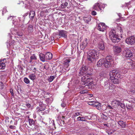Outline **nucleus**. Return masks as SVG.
I'll return each mask as SVG.
<instances>
[{
  "label": "nucleus",
  "instance_id": "nucleus-1",
  "mask_svg": "<svg viewBox=\"0 0 135 135\" xmlns=\"http://www.w3.org/2000/svg\"><path fill=\"white\" fill-rule=\"evenodd\" d=\"M113 61L112 57L110 56H108L105 59H100L97 64L98 67L104 66L105 68H108L110 67Z\"/></svg>",
  "mask_w": 135,
  "mask_h": 135
},
{
  "label": "nucleus",
  "instance_id": "nucleus-2",
  "mask_svg": "<svg viewBox=\"0 0 135 135\" xmlns=\"http://www.w3.org/2000/svg\"><path fill=\"white\" fill-rule=\"evenodd\" d=\"M88 75V74H86L81 78L83 87H86V88H91L94 84L93 79Z\"/></svg>",
  "mask_w": 135,
  "mask_h": 135
},
{
  "label": "nucleus",
  "instance_id": "nucleus-3",
  "mask_svg": "<svg viewBox=\"0 0 135 135\" xmlns=\"http://www.w3.org/2000/svg\"><path fill=\"white\" fill-rule=\"evenodd\" d=\"M99 53L94 50L90 51L88 53L87 59L91 62L99 58Z\"/></svg>",
  "mask_w": 135,
  "mask_h": 135
},
{
  "label": "nucleus",
  "instance_id": "nucleus-4",
  "mask_svg": "<svg viewBox=\"0 0 135 135\" xmlns=\"http://www.w3.org/2000/svg\"><path fill=\"white\" fill-rule=\"evenodd\" d=\"M109 36L112 42L114 43H117L119 41V38L118 35L116 34L115 31L114 29H112L109 34Z\"/></svg>",
  "mask_w": 135,
  "mask_h": 135
},
{
  "label": "nucleus",
  "instance_id": "nucleus-5",
  "mask_svg": "<svg viewBox=\"0 0 135 135\" xmlns=\"http://www.w3.org/2000/svg\"><path fill=\"white\" fill-rule=\"evenodd\" d=\"M88 69V67L85 65H83L80 68L79 72L78 75L79 76H82L83 75L86 74L87 73V70Z\"/></svg>",
  "mask_w": 135,
  "mask_h": 135
},
{
  "label": "nucleus",
  "instance_id": "nucleus-6",
  "mask_svg": "<svg viewBox=\"0 0 135 135\" xmlns=\"http://www.w3.org/2000/svg\"><path fill=\"white\" fill-rule=\"evenodd\" d=\"M23 4H25V7L26 9H31L32 6L34 3V1L33 0H25L24 2H21Z\"/></svg>",
  "mask_w": 135,
  "mask_h": 135
},
{
  "label": "nucleus",
  "instance_id": "nucleus-7",
  "mask_svg": "<svg viewBox=\"0 0 135 135\" xmlns=\"http://www.w3.org/2000/svg\"><path fill=\"white\" fill-rule=\"evenodd\" d=\"M109 76H115V78H120V73L119 71L117 70H113L110 72Z\"/></svg>",
  "mask_w": 135,
  "mask_h": 135
},
{
  "label": "nucleus",
  "instance_id": "nucleus-8",
  "mask_svg": "<svg viewBox=\"0 0 135 135\" xmlns=\"http://www.w3.org/2000/svg\"><path fill=\"white\" fill-rule=\"evenodd\" d=\"M123 54L127 58H131L133 55L132 51L127 48L125 49L123 51Z\"/></svg>",
  "mask_w": 135,
  "mask_h": 135
},
{
  "label": "nucleus",
  "instance_id": "nucleus-9",
  "mask_svg": "<svg viewBox=\"0 0 135 135\" xmlns=\"http://www.w3.org/2000/svg\"><path fill=\"white\" fill-rule=\"evenodd\" d=\"M21 18L18 17L16 18V17L15 18L12 20L13 24L14 26L17 27H20L21 26V24H20L21 22V21L20 20Z\"/></svg>",
  "mask_w": 135,
  "mask_h": 135
},
{
  "label": "nucleus",
  "instance_id": "nucleus-10",
  "mask_svg": "<svg viewBox=\"0 0 135 135\" xmlns=\"http://www.w3.org/2000/svg\"><path fill=\"white\" fill-rule=\"evenodd\" d=\"M126 43L128 44L132 45L135 42V37L131 36L127 38L126 41Z\"/></svg>",
  "mask_w": 135,
  "mask_h": 135
},
{
  "label": "nucleus",
  "instance_id": "nucleus-11",
  "mask_svg": "<svg viewBox=\"0 0 135 135\" xmlns=\"http://www.w3.org/2000/svg\"><path fill=\"white\" fill-rule=\"evenodd\" d=\"M108 27L104 23H100L98 25L97 29L100 31H103L104 30H105Z\"/></svg>",
  "mask_w": 135,
  "mask_h": 135
},
{
  "label": "nucleus",
  "instance_id": "nucleus-12",
  "mask_svg": "<svg viewBox=\"0 0 135 135\" xmlns=\"http://www.w3.org/2000/svg\"><path fill=\"white\" fill-rule=\"evenodd\" d=\"M127 64L128 66L127 68L131 69L134 71L135 70V63L133 61H131L130 62H128Z\"/></svg>",
  "mask_w": 135,
  "mask_h": 135
},
{
  "label": "nucleus",
  "instance_id": "nucleus-13",
  "mask_svg": "<svg viewBox=\"0 0 135 135\" xmlns=\"http://www.w3.org/2000/svg\"><path fill=\"white\" fill-rule=\"evenodd\" d=\"M10 31L12 35L16 34L19 37H21L23 35V33L22 32H17L16 30L14 28H11L10 30Z\"/></svg>",
  "mask_w": 135,
  "mask_h": 135
},
{
  "label": "nucleus",
  "instance_id": "nucleus-14",
  "mask_svg": "<svg viewBox=\"0 0 135 135\" xmlns=\"http://www.w3.org/2000/svg\"><path fill=\"white\" fill-rule=\"evenodd\" d=\"M88 41L87 38H84V41L81 43L80 45V47L81 49H83L87 46L88 44Z\"/></svg>",
  "mask_w": 135,
  "mask_h": 135
},
{
  "label": "nucleus",
  "instance_id": "nucleus-15",
  "mask_svg": "<svg viewBox=\"0 0 135 135\" xmlns=\"http://www.w3.org/2000/svg\"><path fill=\"white\" fill-rule=\"evenodd\" d=\"M45 108L46 107L45 105L44 104H42L40 107H36V112L39 114L40 113V112L41 113H42L41 112L44 110L45 109Z\"/></svg>",
  "mask_w": 135,
  "mask_h": 135
},
{
  "label": "nucleus",
  "instance_id": "nucleus-16",
  "mask_svg": "<svg viewBox=\"0 0 135 135\" xmlns=\"http://www.w3.org/2000/svg\"><path fill=\"white\" fill-rule=\"evenodd\" d=\"M115 76H110V79L114 84H118L119 83V80Z\"/></svg>",
  "mask_w": 135,
  "mask_h": 135
},
{
  "label": "nucleus",
  "instance_id": "nucleus-17",
  "mask_svg": "<svg viewBox=\"0 0 135 135\" xmlns=\"http://www.w3.org/2000/svg\"><path fill=\"white\" fill-rule=\"evenodd\" d=\"M129 93L133 94L135 93V83L132 84L129 90Z\"/></svg>",
  "mask_w": 135,
  "mask_h": 135
},
{
  "label": "nucleus",
  "instance_id": "nucleus-18",
  "mask_svg": "<svg viewBox=\"0 0 135 135\" xmlns=\"http://www.w3.org/2000/svg\"><path fill=\"white\" fill-rule=\"evenodd\" d=\"M59 35L62 37H63L65 38H66L67 37V32L65 31L61 30L59 32Z\"/></svg>",
  "mask_w": 135,
  "mask_h": 135
},
{
  "label": "nucleus",
  "instance_id": "nucleus-19",
  "mask_svg": "<svg viewBox=\"0 0 135 135\" xmlns=\"http://www.w3.org/2000/svg\"><path fill=\"white\" fill-rule=\"evenodd\" d=\"M113 49L114 52L116 54L120 53L121 51V49L120 47L117 46H114Z\"/></svg>",
  "mask_w": 135,
  "mask_h": 135
},
{
  "label": "nucleus",
  "instance_id": "nucleus-20",
  "mask_svg": "<svg viewBox=\"0 0 135 135\" xmlns=\"http://www.w3.org/2000/svg\"><path fill=\"white\" fill-rule=\"evenodd\" d=\"M33 28L32 25H30L28 26L26 32V35H28L31 33L33 32Z\"/></svg>",
  "mask_w": 135,
  "mask_h": 135
},
{
  "label": "nucleus",
  "instance_id": "nucleus-21",
  "mask_svg": "<svg viewBox=\"0 0 135 135\" xmlns=\"http://www.w3.org/2000/svg\"><path fill=\"white\" fill-rule=\"evenodd\" d=\"M119 101L115 99L113 100L111 102V104L114 107H116L119 105Z\"/></svg>",
  "mask_w": 135,
  "mask_h": 135
},
{
  "label": "nucleus",
  "instance_id": "nucleus-22",
  "mask_svg": "<svg viewBox=\"0 0 135 135\" xmlns=\"http://www.w3.org/2000/svg\"><path fill=\"white\" fill-rule=\"evenodd\" d=\"M45 56L46 60H47L51 59L52 57V54L50 52L46 53L45 54Z\"/></svg>",
  "mask_w": 135,
  "mask_h": 135
},
{
  "label": "nucleus",
  "instance_id": "nucleus-23",
  "mask_svg": "<svg viewBox=\"0 0 135 135\" xmlns=\"http://www.w3.org/2000/svg\"><path fill=\"white\" fill-rule=\"evenodd\" d=\"M98 48L102 50H103L105 48V46L103 42H100L98 44Z\"/></svg>",
  "mask_w": 135,
  "mask_h": 135
},
{
  "label": "nucleus",
  "instance_id": "nucleus-24",
  "mask_svg": "<svg viewBox=\"0 0 135 135\" xmlns=\"http://www.w3.org/2000/svg\"><path fill=\"white\" fill-rule=\"evenodd\" d=\"M40 60L42 62H45L46 61L45 55L44 54L40 53L39 55Z\"/></svg>",
  "mask_w": 135,
  "mask_h": 135
},
{
  "label": "nucleus",
  "instance_id": "nucleus-25",
  "mask_svg": "<svg viewBox=\"0 0 135 135\" xmlns=\"http://www.w3.org/2000/svg\"><path fill=\"white\" fill-rule=\"evenodd\" d=\"M110 86L109 80L105 81L104 83V87L105 89H109Z\"/></svg>",
  "mask_w": 135,
  "mask_h": 135
},
{
  "label": "nucleus",
  "instance_id": "nucleus-26",
  "mask_svg": "<svg viewBox=\"0 0 135 135\" xmlns=\"http://www.w3.org/2000/svg\"><path fill=\"white\" fill-rule=\"evenodd\" d=\"M99 3H96L93 6V8L95 10H98L99 9L101 10V6Z\"/></svg>",
  "mask_w": 135,
  "mask_h": 135
},
{
  "label": "nucleus",
  "instance_id": "nucleus-27",
  "mask_svg": "<svg viewBox=\"0 0 135 135\" xmlns=\"http://www.w3.org/2000/svg\"><path fill=\"white\" fill-rule=\"evenodd\" d=\"M118 124L122 128H125L126 127L125 123L122 120H119L118 122Z\"/></svg>",
  "mask_w": 135,
  "mask_h": 135
},
{
  "label": "nucleus",
  "instance_id": "nucleus-28",
  "mask_svg": "<svg viewBox=\"0 0 135 135\" xmlns=\"http://www.w3.org/2000/svg\"><path fill=\"white\" fill-rule=\"evenodd\" d=\"M70 59H66L64 61V64L65 67H68L69 65V63L70 62Z\"/></svg>",
  "mask_w": 135,
  "mask_h": 135
},
{
  "label": "nucleus",
  "instance_id": "nucleus-29",
  "mask_svg": "<svg viewBox=\"0 0 135 135\" xmlns=\"http://www.w3.org/2000/svg\"><path fill=\"white\" fill-rule=\"evenodd\" d=\"M35 15V12L33 11H30L29 13V17L31 19H33Z\"/></svg>",
  "mask_w": 135,
  "mask_h": 135
},
{
  "label": "nucleus",
  "instance_id": "nucleus-30",
  "mask_svg": "<svg viewBox=\"0 0 135 135\" xmlns=\"http://www.w3.org/2000/svg\"><path fill=\"white\" fill-rule=\"evenodd\" d=\"M30 70H31L35 74H37L39 73L38 71L37 70V69L35 67H32L31 68Z\"/></svg>",
  "mask_w": 135,
  "mask_h": 135
},
{
  "label": "nucleus",
  "instance_id": "nucleus-31",
  "mask_svg": "<svg viewBox=\"0 0 135 135\" xmlns=\"http://www.w3.org/2000/svg\"><path fill=\"white\" fill-rule=\"evenodd\" d=\"M29 78L32 80H35L36 78V76L35 74H30L28 76Z\"/></svg>",
  "mask_w": 135,
  "mask_h": 135
},
{
  "label": "nucleus",
  "instance_id": "nucleus-32",
  "mask_svg": "<svg viewBox=\"0 0 135 135\" xmlns=\"http://www.w3.org/2000/svg\"><path fill=\"white\" fill-rule=\"evenodd\" d=\"M5 65L3 62L2 61H0V69H3L5 68Z\"/></svg>",
  "mask_w": 135,
  "mask_h": 135
},
{
  "label": "nucleus",
  "instance_id": "nucleus-33",
  "mask_svg": "<svg viewBox=\"0 0 135 135\" xmlns=\"http://www.w3.org/2000/svg\"><path fill=\"white\" fill-rule=\"evenodd\" d=\"M84 20L85 22L88 23L91 21V17L90 16H88L87 17L84 18Z\"/></svg>",
  "mask_w": 135,
  "mask_h": 135
},
{
  "label": "nucleus",
  "instance_id": "nucleus-34",
  "mask_svg": "<svg viewBox=\"0 0 135 135\" xmlns=\"http://www.w3.org/2000/svg\"><path fill=\"white\" fill-rule=\"evenodd\" d=\"M129 102L131 103H135V98H134L132 96L128 98Z\"/></svg>",
  "mask_w": 135,
  "mask_h": 135
},
{
  "label": "nucleus",
  "instance_id": "nucleus-35",
  "mask_svg": "<svg viewBox=\"0 0 135 135\" xmlns=\"http://www.w3.org/2000/svg\"><path fill=\"white\" fill-rule=\"evenodd\" d=\"M28 122L29 125L30 126L34 125L35 124V122L34 120L31 119H28Z\"/></svg>",
  "mask_w": 135,
  "mask_h": 135
},
{
  "label": "nucleus",
  "instance_id": "nucleus-36",
  "mask_svg": "<svg viewBox=\"0 0 135 135\" xmlns=\"http://www.w3.org/2000/svg\"><path fill=\"white\" fill-rule=\"evenodd\" d=\"M101 118L103 120H106L107 119V117L104 114L102 113L101 115Z\"/></svg>",
  "mask_w": 135,
  "mask_h": 135
},
{
  "label": "nucleus",
  "instance_id": "nucleus-37",
  "mask_svg": "<svg viewBox=\"0 0 135 135\" xmlns=\"http://www.w3.org/2000/svg\"><path fill=\"white\" fill-rule=\"evenodd\" d=\"M95 106L97 108L100 110L101 109V104L100 103H97L95 105Z\"/></svg>",
  "mask_w": 135,
  "mask_h": 135
},
{
  "label": "nucleus",
  "instance_id": "nucleus-38",
  "mask_svg": "<svg viewBox=\"0 0 135 135\" xmlns=\"http://www.w3.org/2000/svg\"><path fill=\"white\" fill-rule=\"evenodd\" d=\"M80 115V113L79 112H75L72 115V118H74L75 117Z\"/></svg>",
  "mask_w": 135,
  "mask_h": 135
},
{
  "label": "nucleus",
  "instance_id": "nucleus-39",
  "mask_svg": "<svg viewBox=\"0 0 135 135\" xmlns=\"http://www.w3.org/2000/svg\"><path fill=\"white\" fill-rule=\"evenodd\" d=\"M55 77L54 76H51L49 78L48 80L49 82H51L53 81L55 78Z\"/></svg>",
  "mask_w": 135,
  "mask_h": 135
},
{
  "label": "nucleus",
  "instance_id": "nucleus-40",
  "mask_svg": "<svg viewBox=\"0 0 135 135\" xmlns=\"http://www.w3.org/2000/svg\"><path fill=\"white\" fill-rule=\"evenodd\" d=\"M60 35H59V34H56V33L54 34V38H55V39H59L60 38Z\"/></svg>",
  "mask_w": 135,
  "mask_h": 135
},
{
  "label": "nucleus",
  "instance_id": "nucleus-41",
  "mask_svg": "<svg viewBox=\"0 0 135 135\" xmlns=\"http://www.w3.org/2000/svg\"><path fill=\"white\" fill-rule=\"evenodd\" d=\"M68 3L65 2L64 4L62 3L61 4V7L62 8H66L68 6Z\"/></svg>",
  "mask_w": 135,
  "mask_h": 135
},
{
  "label": "nucleus",
  "instance_id": "nucleus-42",
  "mask_svg": "<svg viewBox=\"0 0 135 135\" xmlns=\"http://www.w3.org/2000/svg\"><path fill=\"white\" fill-rule=\"evenodd\" d=\"M24 81L26 84H28L30 82L29 80L27 78L25 77L24 78Z\"/></svg>",
  "mask_w": 135,
  "mask_h": 135
},
{
  "label": "nucleus",
  "instance_id": "nucleus-43",
  "mask_svg": "<svg viewBox=\"0 0 135 135\" xmlns=\"http://www.w3.org/2000/svg\"><path fill=\"white\" fill-rule=\"evenodd\" d=\"M30 59L31 60H37V57L35 54H33L30 56Z\"/></svg>",
  "mask_w": 135,
  "mask_h": 135
},
{
  "label": "nucleus",
  "instance_id": "nucleus-44",
  "mask_svg": "<svg viewBox=\"0 0 135 135\" xmlns=\"http://www.w3.org/2000/svg\"><path fill=\"white\" fill-rule=\"evenodd\" d=\"M126 107L127 109L128 110L131 109L132 108L131 104H127L126 105Z\"/></svg>",
  "mask_w": 135,
  "mask_h": 135
},
{
  "label": "nucleus",
  "instance_id": "nucleus-45",
  "mask_svg": "<svg viewBox=\"0 0 135 135\" xmlns=\"http://www.w3.org/2000/svg\"><path fill=\"white\" fill-rule=\"evenodd\" d=\"M118 30H119V33L120 34L122 35L123 33V31L122 28L120 27H118Z\"/></svg>",
  "mask_w": 135,
  "mask_h": 135
},
{
  "label": "nucleus",
  "instance_id": "nucleus-46",
  "mask_svg": "<svg viewBox=\"0 0 135 135\" xmlns=\"http://www.w3.org/2000/svg\"><path fill=\"white\" fill-rule=\"evenodd\" d=\"M121 108H124L125 107V105L124 103H122L121 102H119V105Z\"/></svg>",
  "mask_w": 135,
  "mask_h": 135
},
{
  "label": "nucleus",
  "instance_id": "nucleus-47",
  "mask_svg": "<svg viewBox=\"0 0 135 135\" xmlns=\"http://www.w3.org/2000/svg\"><path fill=\"white\" fill-rule=\"evenodd\" d=\"M27 108L30 109H32V108L31 105L29 103H27L26 104Z\"/></svg>",
  "mask_w": 135,
  "mask_h": 135
},
{
  "label": "nucleus",
  "instance_id": "nucleus-48",
  "mask_svg": "<svg viewBox=\"0 0 135 135\" xmlns=\"http://www.w3.org/2000/svg\"><path fill=\"white\" fill-rule=\"evenodd\" d=\"M88 93V91L86 90H83L81 91L80 92V93L81 94H84L85 93Z\"/></svg>",
  "mask_w": 135,
  "mask_h": 135
},
{
  "label": "nucleus",
  "instance_id": "nucleus-49",
  "mask_svg": "<svg viewBox=\"0 0 135 135\" xmlns=\"http://www.w3.org/2000/svg\"><path fill=\"white\" fill-rule=\"evenodd\" d=\"M113 109V108L110 105H107L106 106V109Z\"/></svg>",
  "mask_w": 135,
  "mask_h": 135
},
{
  "label": "nucleus",
  "instance_id": "nucleus-50",
  "mask_svg": "<svg viewBox=\"0 0 135 135\" xmlns=\"http://www.w3.org/2000/svg\"><path fill=\"white\" fill-rule=\"evenodd\" d=\"M15 16H9V17H8V18H7V19L8 20H13L15 18Z\"/></svg>",
  "mask_w": 135,
  "mask_h": 135
},
{
  "label": "nucleus",
  "instance_id": "nucleus-51",
  "mask_svg": "<svg viewBox=\"0 0 135 135\" xmlns=\"http://www.w3.org/2000/svg\"><path fill=\"white\" fill-rule=\"evenodd\" d=\"M3 88V83L1 81L0 82V89H2Z\"/></svg>",
  "mask_w": 135,
  "mask_h": 135
},
{
  "label": "nucleus",
  "instance_id": "nucleus-52",
  "mask_svg": "<svg viewBox=\"0 0 135 135\" xmlns=\"http://www.w3.org/2000/svg\"><path fill=\"white\" fill-rule=\"evenodd\" d=\"M7 11V10L6 9V7H4V8L3 9L2 11V15H3V13L6 12Z\"/></svg>",
  "mask_w": 135,
  "mask_h": 135
},
{
  "label": "nucleus",
  "instance_id": "nucleus-53",
  "mask_svg": "<svg viewBox=\"0 0 135 135\" xmlns=\"http://www.w3.org/2000/svg\"><path fill=\"white\" fill-rule=\"evenodd\" d=\"M82 118V117H78L77 118V120L82 121H85L84 120H81Z\"/></svg>",
  "mask_w": 135,
  "mask_h": 135
},
{
  "label": "nucleus",
  "instance_id": "nucleus-54",
  "mask_svg": "<svg viewBox=\"0 0 135 135\" xmlns=\"http://www.w3.org/2000/svg\"><path fill=\"white\" fill-rule=\"evenodd\" d=\"M99 5H102L101 6V9H102V8H104L105 6L107 5V4H103L101 3L100 4H99Z\"/></svg>",
  "mask_w": 135,
  "mask_h": 135
},
{
  "label": "nucleus",
  "instance_id": "nucleus-55",
  "mask_svg": "<svg viewBox=\"0 0 135 135\" xmlns=\"http://www.w3.org/2000/svg\"><path fill=\"white\" fill-rule=\"evenodd\" d=\"M20 24H21V26H20V27H21L22 28H23V27H24V28L25 27V26H26L25 25H23L22 24V23L21 22H21Z\"/></svg>",
  "mask_w": 135,
  "mask_h": 135
},
{
  "label": "nucleus",
  "instance_id": "nucleus-56",
  "mask_svg": "<svg viewBox=\"0 0 135 135\" xmlns=\"http://www.w3.org/2000/svg\"><path fill=\"white\" fill-rule=\"evenodd\" d=\"M51 124L54 127H55V124L54 123V120H52L51 121Z\"/></svg>",
  "mask_w": 135,
  "mask_h": 135
},
{
  "label": "nucleus",
  "instance_id": "nucleus-57",
  "mask_svg": "<svg viewBox=\"0 0 135 135\" xmlns=\"http://www.w3.org/2000/svg\"><path fill=\"white\" fill-rule=\"evenodd\" d=\"M82 119H84V120H85V121H86V119H88V117L87 116H85L82 117Z\"/></svg>",
  "mask_w": 135,
  "mask_h": 135
},
{
  "label": "nucleus",
  "instance_id": "nucleus-58",
  "mask_svg": "<svg viewBox=\"0 0 135 135\" xmlns=\"http://www.w3.org/2000/svg\"><path fill=\"white\" fill-rule=\"evenodd\" d=\"M7 46H8V45L9 46H12L13 45V43H12V42L9 43V42H8V41H7Z\"/></svg>",
  "mask_w": 135,
  "mask_h": 135
},
{
  "label": "nucleus",
  "instance_id": "nucleus-59",
  "mask_svg": "<svg viewBox=\"0 0 135 135\" xmlns=\"http://www.w3.org/2000/svg\"><path fill=\"white\" fill-rule=\"evenodd\" d=\"M129 3H126L125 4H124V5H122V7H123L124 6L125 7H126V6H128V5H129Z\"/></svg>",
  "mask_w": 135,
  "mask_h": 135
},
{
  "label": "nucleus",
  "instance_id": "nucleus-60",
  "mask_svg": "<svg viewBox=\"0 0 135 135\" xmlns=\"http://www.w3.org/2000/svg\"><path fill=\"white\" fill-rule=\"evenodd\" d=\"M91 14L93 15L94 16V15H96L97 13L95 11H93L91 12Z\"/></svg>",
  "mask_w": 135,
  "mask_h": 135
},
{
  "label": "nucleus",
  "instance_id": "nucleus-61",
  "mask_svg": "<svg viewBox=\"0 0 135 135\" xmlns=\"http://www.w3.org/2000/svg\"><path fill=\"white\" fill-rule=\"evenodd\" d=\"M10 92L11 93V94L12 95V96H13L14 95V94L13 92V90L12 89H10Z\"/></svg>",
  "mask_w": 135,
  "mask_h": 135
},
{
  "label": "nucleus",
  "instance_id": "nucleus-62",
  "mask_svg": "<svg viewBox=\"0 0 135 135\" xmlns=\"http://www.w3.org/2000/svg\"><path fill=\"white\" fill-rule=\"evenodd\" d=\"M65 105H66V104L65 103H62L61 104V106L62 107H65Z\"/></svg>",
  "mask_w": 135,
  "mask_h": 135
},
{
  "label": "nucleus",
  "instance_id": "nucleus-63",
  "mask_svg": "<svg viewBox=\"0 0 135 135\" xmlns=\"http://www.w3.org/2000/svg\"><path fill=\"white\" fill-rule=\"evenodd\" d=\"M11 34L10 33H9L8 34V36H9V37L10 39H12V36L11 35Z\"/></svg>",
  "mask_w": 135,
  "mask_h": 135
},
{
  "label": "nucleus",
  "instance_id": "nucleus-64",
  "mask_svg": "<svg viewBox=\"0 0 135 135\" xmlns=\"http://www.w3.org/2000/svg\"><path fill=\"white\" fill-rule=\"evenodd\" d=\"M36 135H45L43 133H38L36 134Z\"/></svg>",
  "mask_w": 135,
  "mask_h": 135
}]
</instances>
